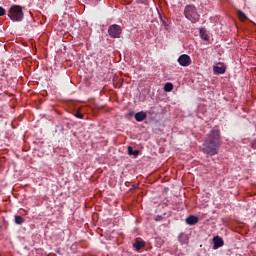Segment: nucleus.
<instances>
[{
  "instance_id": "nucleus-1",
  "label": "nucleus",
  "mask_w": 256,
  "mask_h": 256,
  "mask_svg": "<svg viewBox=\"0 0 256 256\" xmlns=\"http://www.w3.org/2000/svg\"><path fill=\"white\" fill-rule=\"evenodd\" d=\"M221 143V130H219V128H213L206 135L202 151L205 153V155H210V157H213L219 153Z\"/></svg>"
},
{
  "instance_id": "nucleus-2",
  "label": "nucleus",
  "mask_w": 256,
  "mask_h": 256,
  "mask_svg": "<svg viewBox=\"0 0 256 256\" xmlns=\"http://www.w3.org/2000/svg\"><path fill=\"white\" fill-rule=\"evenodd\" d=\"M8 17L11 21H23V8L19 5H12L8 11Z\"/></svg>"
},
{
  "instance_id": "nucleus-3",
  "label": "nucleus",
  "mask_w": 256,
  "mask_h": 256,
  "mask_svg": "<svg viewBox=\"0 0 256 256\" xmlns=\"http://www.w3.org/2000/svg\"><path fill=\"white\" fill-rule=\"evenodd\" d=\"M184 15L191 23H197L199 21V13H197V8L193 5H187L185 7Z\"/></svg>"
},
{
  "instance_id": "nucleus-4",
  "label": "nucleus",
  "mask_w": 256,
  "mask_h": 256,
  "mask_svg": "<svg viewBox=\"0 0 256 256\" xmlns=\"http://www.w3.org/2000/svg\"><path fill=\"white\" fill-rule=\"evenodd\" d=\"M122 31L121 26L117 24H113L108 28V34L112 39H119V35H121Z\"/></svg>"
},
{
  "instance_id": "nucleus-5",
  "label": "nucleus",
  "mask_w": 256,
  "mask_h": 256,
  "mask_svg": "<svg viewBox=\"0 0 256 256\" xmlns=\"http://www.w3.org/2000/svg\"><path fill=\"white\" fill-rule=\"evenodd\" d=\"M178 63L181 67H189L191 65V56L187 54H182L178 58Z\"/></svg>"
},
{
  "instance_id": "nucleus-6",
  "label": "nucleus",
  "mask_w": 256,
  "mask_h": 256,
  "mask_svg": "<svg viewBox=\"0 0 256 256\" xmlns=\"http://www.w3.org/2000/svg\"><path fill=\"white\" fill-rule=\"evenodd\" d=\"M213 249L217 250L220 247H223V245H225V241H223V238H221V236H214L213 237Z\"/></svg>"
},
{
  "instance_id": "nucleus-7",
  "label": "nucleus",
  "mask_w": 256,
  "mask_h": 256,
  "mask_svg": "<svg viewBox=\"0 0 256 256\" xmlns=\"http://www.w3.org/2000/svg\"><path fill=\"white\" fill-rule=\"evenodd\" d=\"M187 225H197L199 223V217L190 215L186 218Z\"/></svg>"
},
{
  "instance_id": "nucleus-8",
  "label": "nucleus",
  "mask_w": 256,
  "mask_h": 256,
  "mask_svg": "<svg viewBox=\"0 0 256 256\" xmlns=\"http://www.w3.org/2000/svg\"><path fill=\"white\" fill-rule=\"evenodd\" d=\"M135 119H136L138 122L145 121V119H147V112H145V111L137 112V113L135 114Z\"/></svg>"
},
{
  "instance_id": "nucleus-9",
  "label": "nucleus",
  "mask_w": 256,
  "mask_h": 256,
  "mask_svg": "<svg viewBox=\"0 0 256 256\" xmlns=\"http://www.w3.org/2000/svg\"><path fill=\"white\" fill-rule=\"evenodd\" d=\"M214 75H223L226 71L225 66H214L213 67Z\"/></svg>"
},
{
  "instance_id": "nucleus-10",
  "label": "nucleus",
  "mask_w": 256,
  "mask_h": 256,
  "mask_svg": "<svg viewBox=\"0 0 256 256\" xmlns=\"http://www.w3.org/2000/svg\"><path fill=\"white\" fill-rule=\"evenodd\" d=\"M133 247H135L137 251H141V249L145 247V242L136 240L135 243L133 244Z\"/></svg>"
},
{
  "instance_id": "nucleus-11",
  "label": "nucleus",
  "mask_w": 256,
  "mask_h": 256,
  "mask_svg": "<svg viewBox=\"0 0 256 256\" xmlns=\"http://www.w3.org/2000/svg\"><path fill=\"white\" fill-rule=\"evenodd\" d=\"M14 223L16 225H23L25 223V219L22 216L17 215L14 217Z\"/></svg>"
},
{
  "instance_id": "nucleus-12",
  "label": "nucleus",
  "mask_w": 256,
  "mask_h": 256,
  "mask_svg": "<svg viewBox=\"0 0 256 256\" xmlns=\"http://www.w3.org/2000/svg\"><path fill=\"white\" fill-rule=\"evenodd\" d=\"M200 37H202L204 41H209V35H207L204 28L200 29Z\"/></svg>"
},
{
  "instance_id": "nucleus-13",
  "label": "nucleus",
  "mask_w": 256,
  "mask_h": 256,
  "mask_svg": "<svg viewBox=\"0 0 256 256\" xmlns=\"http://www.w3.org/2000/svg\"><path fill=\"white\" fill-rule=\"evenodd\" d=\"M237 14H238V17H239L240 21H246L247 15H245V13H243V11L238 10Z\"/></svg>"
},
{
  "instance_id": "nucleus-14",
  "label": "nucleus",
  "mask_w": 256,
  "mask_h": 256,
  "mask_svg": "<svg viewBox=\"0 0 256 256\" xmlns=\"http://www.w3.org/2000/svg\"><path fill=\"white\" fill-rule=\"evenodd\" d=\"M128 155H134V157H137V155H139V150L133 151V147L129 146L128 147Z\"/></svg>"
},
{
  "instance_id": "nucleus-15",
  "label": "nucleus",
  "mask_w": 256,
  "mask_h": 256,
  "mask_svg": "<svg viewBox=\"0 0 256 256\" xmlns=\"http://www.w3.org/2000/svg\"><path fill=\"white\" fill-rule=\"evenodd\" d=\"M164 91L166 92L173 91V84L171 82L166 83L164 86Z\"/></svg>"
},
{
  "instance_id": "nucleus-16",
  "label": "nucleus",
  "mask_w": 256,
  "mask_h": 256,
  "mask_svg": "<svg viewBox=\"0 0 256 256\" xmlns=\"http://www.w3.org/2000/svg\"><path fill=\"white\" fill-rule=\"evenodd\" d=\"M6 11L5 8L0 6V17H3V15H5Z\"/></svg>"
},
{
  "instance_id": "nucleus-17",
  "label": "nucleus",
  "mask_w": 256,
  "mask_h": 256,
  "mask_svg": "<svg viewBox=\"0 0 256 256\" xmlns=\"http://www.w3.org/2000/svg\"><path fill=\"white\" fill-rule=\"evenodd\" d=\"M75 117H77V119H83V114L77 112V113L75 114Z\"/></svg>"
},
{
  "instance_id": "nucleus-18",
  "label": "nucleus",
  "mask_w": 256,
  "mask_h": 256,
  "mask_svg": "<svg viewBox=\"0 0 256 256\" xmlns=\"http://www.w3.org/2000/svg\"><path fill=\"white\" fill-rule=\"evenodd\" d=\"M155 221H163V217L162 216H156Z\"/></svg>"
},
{
  "instance_id": "nucleus-19",
  "label": "nucleus",
  "mask_w": 256,
  "mask_h": 256,
  "mask_svg": "<svg viewBox=\"0 0 256 256\" xmlns=\"http://www.w3.org/2000/svg\"><path fill=\"white\" fill-rule=\"evenodd\" d=\"M129 115H130V117H133L134 113H133V112H130Z\"/></svg>"
}]
</instances>
